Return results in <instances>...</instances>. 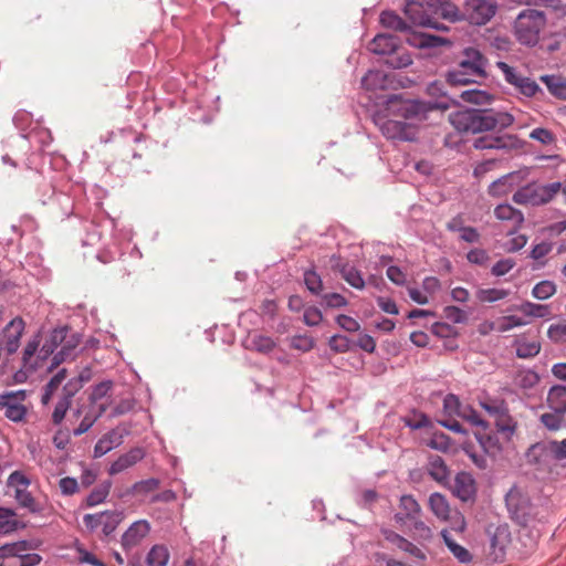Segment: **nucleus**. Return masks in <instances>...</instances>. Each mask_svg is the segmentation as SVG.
<instances>
[{
  "label": "nucleus",
  "mask_w": 566,
  "mask_h": 566,
  "mask_svg": "<svg viewBox=\"0 0 566 566\" xmlns=\"http://www.w3.org/2000/svg\"><path fill=\"white\" fill-rule=\"evenodd\" d=\"M333 269L338 271L342 277L353 287L357 290H363L365 287V281L361 276V273L350 266L349 264H340L339 262L333 264Z\"/></svg>",
  "instance_id": "25"
},
{
  "label": "nucleus",
  "mask_w": 566,
  "mask_h": 566,
  "mask_svg": "<svg viewBox=\"0 0 566 566\" xmlns=\"http://www.w3.org/2000/svg\"><path fill=\"white\" fill-rule=\"evenodd\" d=\"M304 283L312 294L318 295L323 291V281L319 274L314 270L304 272Z\"/></svg>",
  "instance_id": "42"
},
{
  "label": "nucleus",
  "mask_w": 566,
  "mask_h": 566,
  "mask_svg": "<svg viewBox=\"0 0 566 566\" xmlns=\"http://www.w3.org/2000/svg\"><path fill=\"white\" fill-rule=\"evenodd\" d=\"M123 518L119 512H104L103 523H101L103 533L107 536L112 534Z\"/></svg>",
  "instance_id": "43"
},
{
  "label": "nucleus",
  "mask_w": 566,
  "mask_h": 566,
  "mask_svg": "<svg viewBox=\"0 0 566 566\" xmlns=\"http://www.w3.org/2000/svg\"><path fill=\"white\" fill-rule=\"evenodd\" d=\"M169 551L165 545H154L149 551L146 562L148 566H167Z\"/></svg>",
  "instance_id": "35"
},
{
  "label": "nucleus",
  "mask_w": 566,
  "mask_h": 566,
  "mask_svg": "<svg viewBox=\"0 0 566 566\" xmlns=\"http://www.w3.org/2000/svg\"><path fill=\"white\" fill-rule=\"evenodd\" d=\"M29 485V479L20 471L12 472L8 478V486L13 488L14 492H18V490H25Z\"/></svg>",
  "instance_id": "54"
},
{
  "label": "nucleus",
  "mask_w": 566,
  "mask_h": 566,
  "mask_svg": "<svg viewBox=\"0 0 566 566\" xmlns=\"http://www.w3.org/2000/svg\"><path fill=\"white\" fill-rule=\"evenodd\" d=\"M451 125L460 133L481 134L494 129H505L513 125L514 116L507 112L462 109L451 113Z\"/></svg>",
  "instance_id": "2"
},
{
  "label": "nucleus",
  "mask_w": 566,
  "mask_h": 566,
  "mask_svg": "<svg viewBox=\"0 0 566 566\" xmlns=\"http://www.w3.org/2000/svg\"><path fill=\"white\" fill-rule=\"evenodd\" d=\"M432 9L431 0H426V2L412 0L407 2L405 13L413 25L447 30L442 23L436 20Z\"/></svg>",
  "instance_id": "7"
},
{
  "label": "nucleus",
  "mask_w": 566,
  "mask_h": 566,
  "mask_svg": "<svg viewBox=\"0 0 566 566\" xmlns=\"http://www.w3.org/2000/svg\"><path fill=\"white\" fill-rule=\"evenodd\" d=\"M106 403L91 406L90 410L85 413L78 427L74 429V436H81L88 431V429L95 423V421L106 411Z\"/></svg>",
  "instance_id": "26"
},
{
  "label": "nucleus",
  "mask_w": 566,
  "mask_h": 566,
  "mask_svg": "<svg viewBox=\"0 0 566 566\" xmlns=\"http://www.w3.org/2000/svg\"><path fill=\"white\" fill-rule=\"evenodd\" d=\"M497 0H465L464 20L474 25L486 24L496 13Z\"/></svg>",
  "instance_id": "8"
},
{
  "label": "nucleus",
  "mask_w": 566,
  "mask_h": 566,
  "mask_svg": "<svg viewBox=\"0 0 566 566\" xmlns=\"http://www.w3.org/2000/svg\"><path fill=\"white\" fill-rule=\"evenodd\" d=\"M548 407L553 411L566 412V387L554 386L549 389L547 395Z\"/></svg>",
  "instance_id": "31"
},
{
  "label": "nucleus",
  "mask_w": 566,
  "mask_h": 566,
  "mask_svg": "<svg viewBox=\"0 0 566 566\" xmlns=\"http://www.w3.org/2000/svg\"><path fill=\"white\" fill-rule=\"evenodd\" d=\"M2 409L4 410V416L14 422L22 421L27 415L24 405H10Z\"/></svg>",
  "instance_id": "57"
},
{
  "label": "nucleus",
  "mask_w": 566,
  "mask_h": 566,
  "mask_svg": "<svg viewBox=\"0 0 566 566\" xmlns=\"http://www.w3.org/2000/svg\"><path fill=\"white\" fill-rule=\"evenodd\" d=\"M521 182L520 172H510L493 181L488 188V193L492 198H502L512 192Z\"/></svg>",
  "instance_id": "13"
},
{
  "label": "nucleus",
  "mask_w": 566,
  "mask_h": 566,
  "mask_svg": "<svg viewBox=\"0 0 566 566\" xmlns=\"http://www.w3.org/2000/svg\"><path fill=\"white\" fill-rule=\"evenodd\" d=\"M29 546L25 541L6 544L0 547V558H21L22 552H27Z\"/></svg>",
  "instance_id": "41"
},
{
  "label": "nucleus",
  "mask_w": 566,
  "mask_h": 566,
  "mask_svg": "<svg viewBox=\"0 0 566 566\" xmlns=\"http://www.w3.org/2000/svg\"><path fill=\"white\" fill-rule=\"evenodd\" d=\"M112 488L111 481H105L102 484L97 485L87 496L86 503L88 506H95L102 503L107 495L109 494Z\"/></svg>",
  "instance_id": "40"
},
{
  "label": "nucleus",
  "mask_w": 566,
  "mask_h": 566,
  "mask_svg": "<svg viewBox=\"0 0 566 566\" xmlns=\"http://www.w3.org/2000/svg\"><path fill=\"white\" fill-rule=\"evenodd\" d=\"M460 97L463 102L475 104L479 106L489 105L493 102L494 96L486 91L470 88L464 90L460 93Z\"/></svg>",
  "instance_id": "30"
},
{
  "label": "nucleus",
  "mask_w": 566,
  "mask_h": 566,
  "mask_svg": "<svg viewBox=\"0 0 566 566\" xmlns=\"http://www.w3.org/2000/svg\"><path fill=\"white\" fill-rule=\"evenodd\" d=\"M516 310L526 316L535 318H544L551 316V307L544 304H536L532 302H524L516 307Z\"/></svg>",
  "instance_id": "34"
},
{
  "label": "nucleus",
  "mask_w": 566,
  "mask_h": 566,
  "mask_svg": "<svg viewBox=\"0 0 566 566\" xmlns=\"http://www.w3.org/2000/svg\"><path fill=\"white\" fill-rule=\"evenodd\" d=\"M506 505L516 518H525L531 514L530 497L522 492L518 488H512L505 497Z\"/></svg>",
  "instance_id": "12"
},
{
  "label": "nucleus",
  "mask_w": 566,
  "mask_h": 566,
  "mask_svg": "<svg viewBox=\"0 0 566 566\" xmlns=\"http://www.w3.org/2000/svg\"><path fill=\"white\" fill-rule=\"evenodd\" d=\"M380 22L385 28L395 31H407L409 29L407 22L392 11H384L380 14Z\"/></svg>",
  "instance_id": "38"
},
{
  "label": "nucleus",
  "mask_w": 566,
  "mask_h": 566,
  "mask_svg": "<svg viewBox=\"0 0 566 566\" xmlns=\"http://www.w3.org/2000/svg\"><path fill=\"white\" fill-rule=\"evenodd\" d=\"M70 328L67 326L55 328L51 332L46 340L51 344L53 348H57V346H62L67 334H70Z\"/></svg>",
  "instance_id": "55"
},
{
  "label": "nucleus",
  "mask_w": 566,
  "mask_h": 566,
  "mask_svg": "<svg viewBox=\"0 0 566 566\" xmlns=\"http://www.w3.org/2000/svg\"><path fill=\"white\" fill-rule=\"evenodd\" d=\"M560 182L549 185L530 184L518 188L513 195L517 205L541 206L549 202L560 190Z\"/></svg>",
  "instance_id": "5"
},
{
  "label": "nucleus",
  "mask_w": 566,
  "mask_h": 566,
  "mask_svg": "<svg viewBox=\"0 0 566 566\" xmlns=\"http://www.w3.org/2000/svg\"><path fill=\"white\" fill-rule=\"evenodd\" d=\"M431 7L437 21L439 18L450 22L464 20L463 9L460 10L458 6L449 0H431Z\"/></svg>",
  "instance_id": "15"
},
{
  "label": "nucleus",
  "mask_w": 566,
  "mask_h": 566,
  "mask_svg": "<svg viewBox=\"0 0 566 566\" xmlns=\"http://www.w3.org/2000/svg\"><path fill=\"white\" fill-rule=\"evenodd\" d=\"M412 63L411 56L407 52H399L398 50L390 54L386 60V64L392 69H402L407 67Z\"/></svg>",
  "instance_id": "48"
},
{
  "label": "nucleus",
  "mask_w": 566,
  "mask_h": 566,
  "mask_svg": "<svg viewBox=\"0 0 566 566\" xmlns=\"http://www.w3.org/2000/svg\"><path fill=\"white\" fill-rule=\"evenodd\" d=\"M427 471L429 475L440 484H446L450 479L451 472L439 455H432L429 458Z\"/></svg>",
  "instance_id": "24"
},
{
  "label": "nucleus",
  "mask_w": 566,
  "mask_h": 566,
  "mask_svg": "<svg viewBox=\"0 0 566 566\" xmlns=\"http://www.w3.org/2000/svg\"><path fill=\"white\" fill-rule=\"evenodd\" d=\"M429 507L439 520L448 521L450 518V505L441 493L436 492L429 496Z\"/></svg>",
  "instance_id": "27"
},
{
  "label": "nucleus",
  "mask_w": 566,
  "mask_h": 566,
  "mask_svg": "<svg viewBox=\"0 0 566 566\" xmlns=\"http://www.w3.org/2000/svg\"><path fill=\"white\" fill-rule=\"evenodd\" d=\"M563 415L564 413L559 411L545 412L541 416V422L548 430L556 431L562 428Z\"/></svg>",
  "instance_id": "46"
},
{
  "label": "nucleus",
  "mask_w": 566,
  "mask_h": 566,
  "mask_svg": "<svg viewBox=\"0 0 566 566\" xmlns=\"http://www.w3.org/2000/svg\"><path fill=\"white\" fill-rule=\"evenodd\" d=\"M452 492L461 501L472 499L475 493V483L472 475L467 472H459L454 478Z\"/></svg>",
  "instance_id": "17"
},
{
  "label": "nucleus",
  "mask_w": 566,
  "mask_h": 566,
  "mask_svg": "<svg viewBox=\"0 0 566 566\" xmlns=\"http://www.w3.org/2000/svg\"><path fill=\"white\" fill-rule=\"evenodd\" d=\"M546 25L544 12L535 9H525L516 18L514 30L520 43L534 46L538 43L541 32Z\"/></svg>",
  "instance_id": "3"
},
{
  "label": "nucleus",
  "mask_w": 566,
  "mask_h": 566,
  "mask_svg": "<svg viewBox=\"0 0 566 566\" xmlns=\"http://www.w3.org/2000/svg\"><path fill=\"white\" fill-rule=\"evenodd\" d=\"M66 378V369L62 368L59 370L51 380L46 384L44 388V394L42 396V402L46 405L52 396L55 394V391L59 389V387L62 385V382Z\"/></svg>",
  "instance_id": "39"
},
{
  "label": "nucleus",
  "mask_w": 566,
  "mask_h": 566,
  "mask_svg": "<svg viewBox=\"0 0 566 566\" xmlns=\"http://www.w3.org/2000/svg\"><path fill=\"white\" fill-rule=\"evenodd\" d=\"M20 506L28 509L30 512L39 511V505L32 494L25 490H18L14 495Z\"/></svg>",
  "instance_id": "49"
},
{
  "label": "nucleus",
  "mask_w": 566,
  "mask_h": 566,
  "mask_svg": "<svg viewBox=\"0 0 566 566\" xmlns=\"http://www.w3.org/2000/svg\"><path fill=\"white\" fill-rule=\"evenodd\" d=\"M433 107L430 104L402 99L398 95L388 98L386 105V115L378 114L375 123L381 130L382 135L389 139L413 140L416 138V129L411 123L400 120H423L427 113Z\"/></svg>",
  "instance_id": "1"
},
{
  "label": "nucleus",
  "mask_w": 566,
  "mask_h": 566,
  "mask_svg": "<svg viewBox=\"0 0 566 566\" xmlns=\"http://www.w3.org/2000/svg\"><path fill=\"white\" fill-rule=\"evenodd\" d=\"M427 446L439 451H447L450 448V439L443 432H436L428 440Z\"/></svg>",
  "instance_id": "53"
},
{
  "label": "nucleus",
  "mask_w": 566,
  "mask_h": 566,
  "mask_svg": "<svg viewBox=\"0 0 566 566\" xmlns=\"http://www.w3.org/2000/svg\"><path fill=\"white\" fill-rule=\"evenodd\" d=\"M25 326V321L21 316H15L0 331V364H7L18 352Z\"/></svg>",
  "instance_id": "6"
},
{
  "label": "nucleus",
  "mask_w": 566,
  "mask_h": 566,
  "mask_svg": "<svg viewBox=\"0 0 566 566\" xmlns=\"http://www.w3.org/2000/svg\"><path fill=\"white\" fill-rule=\"evenodd\" d=\"M556 292V286L551 281H542L537 283L532 291V295L538 300H547Z\"/></svg>",
  "instance_id": "45"
},
{
  "label": "nucleus",
  "mask_w": 566,
  "mask_h": 566,
  "mask_svg": "<svg viewBox=\"0 0 566 566\" xmlns=\"http://www.w3.org/2000/svg\"><path fill=\"white\" fill-rule=\"evenodd\" d=\"M81 389V381L69 380L63 387V397L56 403L52 413V421L59 424L65 417V413L71 405L72 397Z\"/></svg>",
  "instance_id": "14"
},
{
  "label": "nucleus",
  "mask_w": 566,
  "mask_h": 566,
  "mask_svg": "<svg viewBox=\"0 0 566 566\" xmlns=\"http://www.w3.org/2000/svg\"><path fill=\"white\" fill-rule=\"evenodd\" d=\"M405 424L411 429H421L429 426L430 420L424 413L415 412L412 416L406 417L403 419Z\"/></svg>",
  "instance_id": "56"
},
{
  "label": "nucleus",
  "mask_w": 566,
  "mask_h": 566,
  "mask_svg": "<svg viewBox=\"0 0 566 566\" xmlns=\"http://www.w3.org/2000/svg\"><path fill=\"white\" fill-rule=\"evenodd\" d=\"M537 451L545 453L555 461L566 460V438L560 441L552 440L544 444H534L530 448L528 457L535 454Z\"/></svg>",
  "instance_id": "16"
},
{
  "label": "nucleus",
  "mask_w": 566,
  "mask_h": 566,
  "mask_svg": "<svg viewBox=\"0 0 566 566\" xmlns=\"http://www.w3.org/2000/svg\"><path fill=\"white\" fill-rule=\"evenodd\" d=\"M149 532L150 524L146 520L134 522L122 536V547L126 552L133 549L142 543V541L149 534Z\"/></svg>",
  "instance_id": "11"
},
{
  "label": "nucleus",
  "mask_w": 566,
  "mask_h": 566,
  "mask_svg": "<svg viewBox=\"0 0 566 566\" xmlns=\"http://www.w3.org/2000/svg\"><path fill=\"white\" fill-rule=\"evenodd\" d=\"M361 84L368 91L385 90L388 85L387 75L382 71H369L363 77Z\"/></svg>",
  "instance_id": "32"
},
{
  "label": "nucleus",
  "mask_w": 566,
  "mask_h": 566,
  "mask_svg": "<svg viewBox=\"0 0 566 566\" xmlns=\"http://www.w3.org/2000/svg\"><path fill=\"white\" fill-rule=\"evenodd\" d=\"M441 536L443 538L444 544L449 548V551L452 553V555L460 562V563H470L472 560V555L470 552L458 544L451 536L450 533L447 530H443L441 532Z\"/></svg>",
  "instance_id": "29"
},
{
  "label": "nucleus",
  "mask_w": 566,
  "mask_h": 566,
  "mask_svg": "<svg viewBox=\"0 0 566 566\" xmlns=\"http://www.w3.org/2000/svg\"><path fill=\"white\" fill-rule=\"evenodd\" d=\"M444 317L454 324L464 323L468 319L467 313L457 306L444 307Z\"/></svg>",
  "instance_id": "58"
},
{
  "label": "nucleus",
  "mask_w": 566,
  "mask_h": 566,
  "mask_svg": "<svg viewBox=\"0 0 566 566\" xmlns=\"http://www.w3.org/2000/svg\"><path fill=\"white\" fill-rule=\"evenodd\" d=\"M488 60L474 48H468L463 52V60L459 64V70L448 74V82L452 85L468 84L473 82L470 76H485Z\"/></svg>",
  "instance_id": "4"
},
{
  "label": "nucleus",
  "mask_w": 566,
  "mask_h": 566,
  "mask_svg": "<svg viewBox=\"0 0 566 566\" xmlns=\"http://www.w3.org/2000/svg\"><path fill=\"white\" fill-rule=\"evenodd\" d=\"M145 457V452L142 448H133L125 454H122L108 469L111 475L118 474L128 468L135 465Z\"/></svg>",
  "instance_id": "18"
},
{
  "label": "nucleus",
  "mask_w": 566,
  "mask_h": 566,
  "mask_svg": "<svg viewBox=\"0 0 566 566\" xmlns=\"http://www.w3.org/2000/svg\"><path fill=\"white\" fill-rule=\"evenodd\" d=\"M510 295V291L505 289H479L475 297L481 303H494L504 300Z\"/></svg>",
  "instance_id": "37"
},
{
  "label": "nucleus",
  "mask_w": 566,
  "mask_h": 566,
  "mask_svg": "<svg viewBox=\"0 0 566 566\" xmlns=\"http://www.w3.org/2000/svg\"><path fill=\"white\" fill-rule=\"evenodd\" d=\"M399 48V40L391 34H378L369 44V50L375 54L390 55Z\"/></svg>",
  "instance_id": "19"
},
{
  "label": "nucleus",
  "mask_w": 566,
  "mask_h": 566,
  "mask_svg": "<svg viewBox=\"0 0 566 566\" xmlns=\"http://www.w3.org/2000/svg\"><path fill=\"white\" fill-rule=\"evenodd\" d=\"M323 319L322 312L314 306L307 307L303 314V321L307 326H317Z\"/></svg>",
  "instance_id": "59"
},
{
  "label": "nucleus",
  "mask_w": 566,
  "mask_h": 566,
  "mask_svg": "<svg viewBox=\"0 0 566 566\" xmlns=\"http://www.w3.org/2000/svg\"><path fill=\"white\" fill-rule=\"evenodd\" d=\"M494 420L497 431L503 433L505 438L509 439L515 431L516 422L510 416L507 407L504 408V410H502Z\"/></svg>",
  "instance_id": "36"
},
{
  "label": "nucleus",
  "mask_w": 566,
  "mask_h": 566,
  "mask_svg": "<svg viewBox=\"0 0 566 566\" xmlns=\"http://www.w3.org/2000/svg\"><path fill=\"white\" fill-rule=\"evenodd\" d=\"M541 81L546 85L552 95L559 99H566V78L560 75H542Z\"/></svg>",
  "instance_id": "28"
},
{
  "label": "nucleus",
  "mask_w": 566,
  "mask_h": 566,
  "mask_svg": "<svg viewBox=\"0 0 566 566\" xmlns=\"http://www.w3.org/2000/svg\"><path fill=\"white\" fill-rule=\"evenodd\" d=\"M249 349L268 354L272 352L275 347V342L265 335L261 334H253L248 338V346Z\"/></svg>",
  "instance_id": "33"
},
{
  "label": "nucleus",
  "mask_w": 566,
  "mask_h": 566,
  "mask_svg": "<svg viewBox=\"0 0 566 566\" xmlns=\"http://www.w3.org/2000/svg\"><path fill=\"white\" fill-rule=\"evenodd\" d=\"M473 147L479 150L504 149L512 150L521 147V140L516 135H484L473 142Z\"/></svg>",
  "instance_id": "10"
},
{
  "label": "nucleus",
  "mask_w": 566,
  "mask_h": 566,
  "mask_svg": "<svg viewBox=\"0 0 566 566\" xmlns=\"http://www.w3.org/2000/svg\"><path fill=\"white\" fill-rule=\"evenodd\" d=\"M547 334L552 340L563 342L566 338V322L552 325Z\"/></svg>",
  "instance_id": "64"
},
{
  "label": "nucleus",
  "mask_w": 566,
  "mask_h": 566,
  "mask_svg": "<svg viewBox=\"0 0 566 566\" xmlns=\"http://www.w3.org/2000/svg\"><path fill=\"white\" fill-rule=\"evenodd\" d=\"M494 216L500 221L509 222L513 229H517L524 222L522 211L509 203L496 206L494 209Z\"/></svg>",
  "instance_id": "21"
},
{
  "label": "nucleus",
  "mask_w": 566,
  "mask_h": 566,
  "mask_svg": "<svg viewBox=\"0 0 566 566\" xmlns=\"http://www.w3.org/2000/svg\"><path fill=\"white\" fill-rule=\"evenodd\" d=\"M123 442V433L114 429L105 433L94 447V457L101 458Z\"/></svg>",
  "instance_id": "22"
},
{
  "label": "nucleus",
  "mask_w": 566,
  "mask_h": 566,
  "mask_svg": "<svg viewBox=\"0 0 566 566\" xmlns=\"http://www.w3.org/2000/svg\"><path fill=\"white\" fill-rule=\"evenodd\" d=\"M541 350V345L537 342H523L518 343L516 355L520 358H531L536 356Z\"/></svg>",
  "instance_id": "50"
},
{
  "label": "nucleus",
  "mask_w": 566,
  "mask_h": 566,
  "mask_svg": "<svg viewBox=\"0 0 566 566\" xmlns=\"http://www.w3.org/2000/svg\"><path fill=\"white\" fill-rule=\"evenodd\" d=\"M80 344V337L77 334L73 333L71 335L67 334L64 343H62L61 349L54 354L52 358V363L50 369L57 367L60 364L67 359H73L75 357V349Z\"/></svg>",
  "instance_id": "20"
},
{
  "label": "nucleus",
  "mask_w": 566,
  "mask_h": 566,
  "mask_svg": "<svg viewBox=\"0 0 566 566\" xmlns=\"http://www.w3.org/2000/svg\"><path fill=\"white\" fill-rule=\"evenodd\" d=\"M409 522L412 523L411 530L413 532V535L418 539L430 541L432 538L433 534H432L431 527L429 525H427L426 522L420 520V516L416 517V518H412Z\"/></svg>",
  "instance_id": "44"
},
{
  "label": "nucleus",
  "mask_w": 566,
  "mask_h": 566,
  "mask_svg": "<svg viewBox=\"0 0 566 566\" xmlns=\"http://www.w3.org/2000/svg\"><path fill=\"white\" fill-rule=\"evenodd\" d=\"M158 488H159V480L151 478V479L136 482L132 488V492L135 495H146L150 492L156 491Z\"/></svg>",
  "instance_id": "47"
},
{
  "label": "nucleus",
  "mask_w": 566,
  "mask_h": 566,
  "mask_svg": "<svg viewBox=\"0 0 566 566\" xmlns=\"http://www.w3.org/2000/svg\"><path fill=\"white\" fill-rule=\"evenodd\" d=\"M399 507L403 511V514L398 513L395 515V520L398 523H405L421 515V506L412 495H402Z\"/></svg>",
  "instance_id": "23"
},
{
  "label": "nucleus",
  "mask_w": 566,
  "mask_h": 566,
  "mask_svg": "<svg viewBox=\"0 0 566 566\" xmlns=\"http://www.w3.org/2000/svg\"><path fill=\"white\" fill-rule=\"evenodd\" d=\"M496 66L502 72L504 80L524 96L533 97L539 92L538 84L534 80L521 74L515 67L502 61L496 62Z\"/></svg>",
  "instance_id": "9"
},
{
  "label": "nucleus",
  "mask_w": 566,
  "mask_h": 566,
  "mask_svg": "<svg viewBox=\"0 0 566 566\" xmlns=\"http://www.w3.org/2000/svg\"><path fill=\"white\" fill-rule=\"evenodd\" d=\"M76 552L77 559L80 563L90 564L92 566H105V564L102 560H99L95 555L87 552L83 547H77Z\"/></svg>",
  "instance_id": "63"
},
{
  "label": "nucleus",
  "mask_w": 566,
  "mask_h": 566,
  "mask_svg": "<svg viewBox=\"0 0 566 566\" xmlns=\"http://www.w3.org/2000/svg\"><path fill=\"white\" fill-rule=\"evenodd\" d=\"M530 137L543 145H549L555 140L554 134L546 128H535L531 132Z\"/></svg>",
  "instance_id": "62"
},
{
  "label": "nucleus",
  "mask_w": 566,
  "mask_h": 566,
  "mask_svg": "<svg viewBox=\"0 0 566 566\" xmlns=\"http://www.w3.org/2000/svg\"><path fill=\"white\" fill-rule=\"evenodd\" d=\"M323 304L331 308H339L347 305V300L339 293H328L323 295Z\"/></svg>",
  "instance_id": "60"
},
{
  "label": "nucleus",
  "mask_w": 566,
  "mask_h": 566,
  "mask_svg": "<svg viewBox=\"0 0 566 566\" xmlns=\"http://www.w3.org/2000/svg\"><path fill=\"white\" fill-rule=\"evenodd\" d=\"M39 336H35L32 340L28 342L27 346L24 347L23 349V356H22V360H23V366H31V367H36L39 365L38 361H35L34 364L31 363V359L33 358V356L39 352V343L40 340L38 339Z\"/></svg>",
  "instance_id": "52"
},
{
  "label": "nucleus",
  "mask_w": 566,
  "mask_h": 566,
  "mask_svg": "<svg viewBox=\"0 0 566 566\" xmlns=\"http://www.w3.org/2000/svg\"><path fill=\"white\" fill-rule=\"evenodd\" d=\"M113 388V382L107 380V381H102L99 384H97L94 388H93V391L91 394V402H92V406H98L99 403H97L99 400H102L104 397H106L109 391L112 390Z\"/></svg>",
  "instance_id": "51"
},
{
  "label": "nucleus",
  "mask_w": 566,
  "mask_h": 566,
  "mask_svg": "<svg viewBox=\"0 0 566 566\" xmlns=\"http://www.w3.org/2000/svg\"><path fill=\"white\" fill-rule=\"evenodd\" d=\"M25 395L23 391L9 392L0 395V408H7L10 405H23Z\"/></svg>",
  "instance_id": "61"
}]
</instances>
